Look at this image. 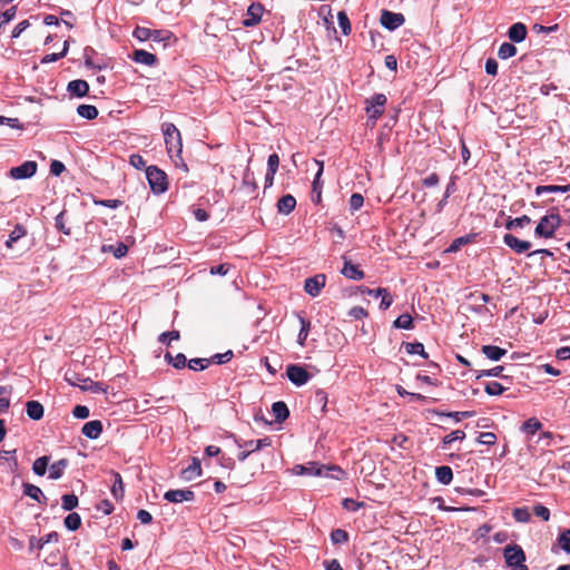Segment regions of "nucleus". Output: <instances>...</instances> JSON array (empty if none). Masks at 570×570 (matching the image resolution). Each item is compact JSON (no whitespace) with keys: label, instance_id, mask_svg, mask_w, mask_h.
I'll use <instances>...</instances> for the list:
<instances>
[{"label":"nucleus","instance_id":"obj_61","mask_svg":"<svg viewBox=\"0 0 570 570\" xmlns=\"http://www.w3.org/2000/svg\"><path fill=\"white\" fill-rule=\"evenodd\" d=\"M533 513L543 521H548L550 519V510L542 504L534 505Z\"/></svg>","mask_w":570,"mask_h":570},{"label":"nucleus","instance_id":"obj_38","mask_svg":"<svg viewBox=\"0 0 570 570\" xmlns=\"http://www.w3.org/2000/svg\"><path fill=\"white\" fill-rule=\"evenodd\" d=\"M517 55V48L510 42H503L498 51V57L502 60L509 59Z\"/></svg>","mask_w":570,"mask_h":570},{"label":"nucleus","instance_id":"obj_24","mask_svg":"<svg viewBox=\"0 0 570 570\" xmlns=\"http://www.w3.org/2000/svg\"><path fill=\"white\" fill-rule=\"evenodd\" d=\"M27 415L35 421L42 419L43 416V406L38 401H28L26 403Z\"/></svg>","mask_w":570,"mask_h":570},{"label":"nucleus","instance_id":"obj_42","mask_svg":"<svg viewBox=\"0 0 570 570\" xmlns=\"http://www.w3.org/2000/svg\"><path fill=\"white\" fill-rule=\"evenodd\" d=\"M61 503L65 511H72L78 507L79 500L75 494H63L61 497Z\"/></svg>","mask_w":570,"mask_h":570},{"label":"nucleus","instance_id":"obj_15","mask_svg":"<svg viewBox=\"0 0 570 570\" xmlns=\"http://www.w3.org/2000/svg\"><path fill=\"white\" fill-rule=\"evenodd\" d=\"M81 432L88 439L96 440L102 433V424L99 420L89 421L85 423Z\"/></svg>","mask_w":570,"mask_h":570},{"label":"nucleus","instance_id":"obj_7","mask_svg":"<svg viewBox=\"0 0 570 570\" xmlns=\"http://www.w3.org/2000/svg\"><path fill=\"white\" fill-rule=\"evenodd\" d=\"M386 100V96L383 94H375L366 100L365 109L370 119L376 120L383 115Z\"/></svg>","mask_w":570,"mask_h":570},{"label":"nucleus","instance_id":"obj_18","mask_svg":"<svg viewBox=\"0 0 570 570\" xmlns=\"http://www.w3.org/2000/svg\"><path fill=\"white\" fill-rule=\"evenodd\" d=\"M59 540V535L57 532H50L45 537L37 539L36 537H31L29 540V549L32 551L35 549L41 550L45 544L49 542H57Z\"/></svg>","mask_w":570,"mask_h":570},{"label":"nucleus","instance_id":"obj_27","mask_svg":"<svg viewBox=\"0 0 570 570\" xmlns=\"http://www.w3.org/2000/svg\"><path fill=\"white\" fill-rule=\"evenodd\" d=\"M272 412L274 414V417H275L276 422H283L289 415L288 407L285 404V402H283V401L274 402L273 405H272Z\"/></svg>","mask_w":570,"mask_h":570},{"label":"nucleus","instance_id":"obj_56","mask_svg":"<svg viewBox=\"0 0 570 570\" xmlns=\"http://www.w3.org/2000/svg\"><path fill=\"white\" fill-rule=\"evenodd\" d=\"M364 204V197L358 194V193H354L352 194L351 198H350V209L351 212H356Z\"/></svg>","mask_w":570,"mask_h":570},{"label":"nucleus","instance_id":"obj_39","mask_svg":"<svg viewBox=\"0 0 570 570\" xmlns=\"http://www.w3.org/2000/svg\"><path fill=\"white\" fill-rule=\"evenodd\" d=\"M404 348L409 354H417L424 358L429 357V354L425 352L424 345L422 343H419V342L405 343Z\"/></svg>","mask_w":570,"mask_h":570},{"label":"nucleus","instance_id":"obj_16","mask_svg":"<svg viewBox=\"0 0 570 570\" xmlns=\"http://www.w3.org/2000/svg\"><path fill=\"white\" fill-rule=\"evenodd\" d=\"M296 206V199L293 195H284L277 202V212L282 215H289Z\"/></svg>","mask_w":570,"mask_h":570},{"label":"nucleus","instance_id":"obj_2","mask_svg":"<svg viewBox=\"0 0 570 570\" xmlns=\"http://www.w3.org/2000/svg\"><path fill=\"white\" fill-rule=\"evenodd\" d=\"M333 471L331 475L334 479H340L344 474L343 470L338 466H325L316 463H308L307 465L297 464L293 468V472L297 475H328L327 472Z\"/></svg>","mask_w":570,"mask_h":570},{"label":"nucleus","instance_id":"obj_23","mask_svg":"<svg viewBox=\"0 0 570 570\" xmlns=\"http://www.w3.org/2000/svg\"><path fill=\"white\" fill-rule=\"evenodd\" d=\"M132 59L137 63L146 65V66H154L157 61V58L155 55H153L146 50H142V49L135 50L132 53Z\"/></svg>","mask_w":570,"mask_h":570},{"label":"nucleus","instance_id":"obj_52","mask_svg":"<svg viewBox=\"0 0 570 570\" xmlns=\"http://www.w3.org/2000/svg\"><path fill=\"white\" fill-rule=\"evenodd\" d=\"M331 540L335 544L345 543L348 540V534L343 529H335L331 533Z\"/></svg>","mask_w":570,"mask_h":570},{"label":"nucleus","instance_id":"obj_3","mask_svg":"<svg viewBox=\"0 0 570 570\" xmlns=\"http://www.w3.org/2000/svg\"><path fill=\"white\" fill-rule=\"evenodd\" d=\"M146 177L154 194H163L168 189L167 175L157 166L146 168Z\"/></svg>","mask_w":570,"mask_h":570},{"label":"nucleus","instance_id":"obj_47","mask_svg":"<svg viewBox=\"0 0 570 570\" xmlns=\"http://www.w3.org/2000/svg\"><path fill=\"white\" fill-rule=\"evenodd\" d=\"M505 390L507 387H504L501 383L495 381L488 382L484 386V391L489 395H501Z\"/></svg>","mask_w":570,"mask_h":570},{"label":"nucleus","instance_id":"obj_51","mask_svg":"<svg viewBox=\"0 0 570 570\" xmlns=\"http://www.w3.org/2000/svg\"><path fill=\"white\" fill-rule=\"evenodd\" d=\"M315 165L318 167L315 178L313 180V193L321 190L322 191V181L321 176L323 174L324 164L321 160L314 159Z\"/></svg>","mask_w":570,"mask_h":570},{"label":"nucleus","instance_id":"obj_57","mask_svg":"<svg viewBox=\"0 0 570 570\" xmlns=\"http://www.w3.org/2000/svg\"><path fill=\"white\" fill-rule=\"evenodd\" d=\"M180 335L178 331L164 332L159 335L158 341L163 344H170L171 341L179 340Z\"/></svg>","mask_w":570,"mask_h":570},{"label":"nucleus","instance_id":"obj_64","mask_svg":"<svg viewBox=\"0 0 570 570\" xmlns=\"http://www.w3.org/2000/svg\"><path fill=\"white\" fill-rule=\"evenodd\" d=\"M348 315L355 320H362L367 316V312L361 306H354L350 309Z\"/></svg>","mask_w":570,"mask_h":570},{"label":"nucleus","instance_id":"obj_44","mask_svg":"<svg viewBox=\"0 0 570 570\" xmlns=\"http://www.w3.org/2000/svg\"><path fill=\"white\" fill-rule=\"evenodd\" d=\"M337 21L343 35L348 36L352 29L350 19L345 11H340L337 13Z\"/></svg>","mask_w":570,"mask_h":570},{"label":"nucleus","instance_id":"obj_41","mask_svg":"<svg viewBox=\"0 0 570 570\" xmlns=\"http://www.w3.org/2000/svg\"><path fill=\"white\" fill-rule=\"evenodd\" d=\"M503 370H504L503 366H495L491 370H482L476 373L475 377L481 379L483 376H494V377H501V379L505 380V379H508V376L502 373Z\"/></svg>","mask_w":570,"mask_h":570},{"label":"nucleus","instance_id":"obj_58","mask_svg":"<svg viewBox=\"0 0 570 570\" xmlns=\"http://www.w3.org/2000/svg\"><path fill=\"white\" fill-rule=\"evenodd\" d=\"M16 7H11L10 9L0 12V28L9 23L16 17Z\"/></svg>","mask_w":570,"mask_h":570},{"label":"nucleus","instance_id":"obj_62","mask_svg":"<svg viewBox=\"0 0 570 570\" xmlns=\"http://www.w3.org/2000/svg\"><path fill=\"white\" fill-rule=\"evenodd\" d=\"M72 414L77 419H87L90 415V411L86 405H76Z\"/></svg>","mask_w":570,"mask_h":570},{"label":"nucleus","instance_id":"obj_25","mask_svg":"<svg viewBox=\"0 0 570 570\" xmlns=\"http://www.w3.org/2000/svg\"><path fill=\"white\" fill-rule=\"evenodd\" d=\"M482 353L491 361H500L507 354V350L495 345H483Z\"/></svg>","mask_w":570,"mask_h":570},{"label":"nucleus","instance_id":"obj_8","mask_svg":"<svg viewBox=\"0 0 570 570\" xmlns=\"http://www.w3.org/2000/svg\"><path fill=\"white\" fill-rule=\"evenodd\" d=\"M288 380L296 386H302L308 382L311 374L301 365L291 364L286 368Z\"/></svg>","mask_w":570,"mask_h":570},{"label":"nucleus","instance_id":"obj_11","mask_svg":"<svg viewBox=\"0 0 570 570\" xmlns=\"http://www.w3.org/2000/svg\"><path fill=\"white\" fill-rule=\"evenodd\" d=\"M326 277L324 274H317L313 277L305 279L304 289L312 297L320 295L322 288L325 286Z\"/></svg>","mask_w":570,"mask_h":570},{"label":"nucleus","instance_id":"obj_31","mask_svg":"<svg viewBox=\"0 0 570 570\" xmlns=\"http://www.w3.org/2000/svg\"><path fill=\"white\" fill-rule=\"evenodd\" d=\"M570 191V185L559 186V185H540L535 188V194L538 196L550 193H568Z\"/></svg>","mask_w":570,"mask_h":570},{"label":"nucleus","instance_id":"obj_28","mask_svg":"<svg viewBox=\"0 0 570 570\" xmlns=\"http://www.w3.org/2000/svg\"><path fill=\"white\" fill-rule=\"evenodd\" d=\"M27 235V229L23 225L17 224L13 230L9 234V238L6 242V247L11 249L13 244Z\"/></svg>","mask_w":570,"mask_h":570},{"label":"nucleus","instance_id":"obj_1","mask_svg":"<svg viewBox=\"0 0 570 570\" xmlns=\"http://www.w3.org/2000/svg\"><path fill=\"white\" fill-rule=\"evenodd\" d=\"M161 130L165 137V144L169 157L175 163L176 167H181L185 171H187V165L184 163L181 157L183 142L180 131L171 122H164L161 125Z\"/></svg>","mask_w":570,"mask_h":570},{"label":"nucleus","instance_id":"obj_60","mask_svg":"<svg viewBox=\"0 0 570 570\" xmlns=\"http://www.w3.org/2000/svg\"><path fill=\"white\" fill-rule=\"evenodd\" d=\"M497 441V436L492 432H482L478 438V442L484 445H493Z\"/></svg>","mask_w":570,"mask_h":570},{"label":"nucleus","instance_id":"obj_22","mask_svg":"<svg viewBox=\"0 0 570 570\" xmlns=\"http://www.w3.org/2000/svg\"><path fill=\"white\" fill-rule=\"evenodd\" d=\"M69 461L67 459H60L56 462H53L49 466V475L48 478L51 480H58L62 476L66 468L68 466Z\"/></svg>","mask_w":570,"mask_h":570},{"label":"nucleus","instance_id":"obj_36","mask_svg":"<svg viewBox=\"0 0 570 570\" xmlns=\"http://www.w3.org/2000/svg\"><path fill=\"white\" fill-rule=\"evenodd\" d=\"M114 484L111 487V493L116 500L122 499L125 490H124V482L121 479V475L118 472L114 473Z\"/></svg>","mask_w":570,"mask_h":570},{"label":"nucleus","instance_id":"obj_32","mask_svg":"<svg viewBox=\"0 0 570 570\" xmlns=\"http://www.w3.org/2000/svg\"><path fill=\"white\" fill-rule=\"evenodd\" d=\"M77 114L87 120H92L98 116V109L92 105H79Z\"/></svg>","mask_w":570,"mask_h":570},{"label":"nucleus","instance_id":"obj_55","mask_svg":"<svg viewBox=\"0 0 570 570\" xmlns=\"http://www.w3.org/2000/svg\"><path fill=\"white\" fill-rule=\"evenodd\" d=\"M233 357V352L232 351H227L225 353H217L215 355H213L209 360H210V363H215V364H225L227 362H229Z\"/></svg>","mask_w":570,"mask_h":570},{"label":"nucleus","instance_id":"obj_26","mask_svg":"<svg viewBox=\"0 0 570 570\" xmlns=\"http://www.w3.org/2000/svg\"><path fill=\"white\" fill-rule=\"evenodd\" d=\"M23 494L33 499L35 501L41 503L42 501H46V497L43 495L41 489L35 484L31 483H23Z\"/></svg>","mask_w":570,"mask_h":570},{"label":"nucleus","instance_id":"obj_9","mask_svg":"<svg viewBox=\"0 0 570 570\" xmlns=\"http://www.w3.org/2000/svg\"><path fill=\"white\" fill-rule=\"evenodd\" d=\"M38 165L36 161L27 160L23 164L12 167L9 176L13 179H27L37 173Z\"/></svg>","mask_w":570,"mask_h":570},{"label":"nucleus","instance_id":"obj_10","mask_svg":"<svg viewBox=\"0 0 570 570\" xmlns=\"http://www.w3.org/2000/svg\"><path fill=\"white\" fill-rule=\"evenodd\" d=\"M380 21L385 29L393 31L404 24L405 18L402 13L383 10Z\"/></svg>","mask_w":570,"mask_h":570},{"label":"nucleus","instance_id":"obj_45","mask_svg":"<svg viewBox=\"0 0 570 570\" xmlns=\"http://www.w3.org/2000/svg\"><path fill=\"white\" fill-rule=\"evenodd\" d=\"M465 439V433L461 430H456L445 435L442 440L443 448L449 446L454 441H463Z\"/></svg>","mask_w":570,"mask_h":570},{"label":"nucleus","instance_id":"obj_54","mask_svg":"<svg viewBox=\"0 0 570 570\" xmlns=\"http://www.w3.org/2000/svg\"><path fill=\"white\" fill-rule=\"evenodd\" d=\"M439 416H448L454 419L455 422H460L463 417H470L472 415L471 412H439L433 411Z\"/></svg>","mask_w":570,"mask_h":570},{"label":"nucleus","instance_id":"obj_33","mask_svg":"<svg viewBox=\"0 0 570 570\" xmlns=\"http://www.w3.org/2000/svg\"><path fill=\"white\" fill-rule=\"evenodd\" d=\"M542 428V423L535 419V417H531L529 420H527L522 426H521V431L527 433V434H530V435H533L535 434L539 430H541Z\"/></svg>","mask_w":570,"mask_h":570},{"label":"nucleus","instance_id":"obj_53","mask_svg":"<svg viewBox=\"0 0 570 570\" xmlns=\"http://www.w3.org/2000/svg\"><path fill=\"white\" fill-rule=\"evenodd\" d=\"M472 240V236L465 235L461 236L452 242L448 252L454 253L458 252L463 245L469 244Z\"/></svg>","mask_w":570,"mask_h":570},{"label":"nucleus","instance_id":"obj_17","mask_svg":"<svg viewBox=\"0 0 570 570\" xmlns=\"http://www.w3.org/2000/svg\"><path fill=\"white\" fill-rule=\"evenodd\" d=\"M67 90L71 96L85 97L89 91V85L86 80L77 79L68 83Z\"/></svg>","mask_w":570,"mask_h":570},{"label":"nucleus","instance_id":"obj_29","mask_svg":"<svg viewBox=\"0 0 570 570\" xmlns=\"http://www.w3.org/2000/svg\"><path fill=\"white\" fill-rule=\"evenodd\" d=\"M435 478L441 484H450L453 479L452 469L448 465L438 466L435 469Z\"/></svg>","mask_w":570,"mask_h":570},{"label":"nucleus","instance_id":"obj_46","mask_svg":"<svg viewBox=\"0 0 570 570\" xmlns=\"http://www.w3.org/2000/svg\"><path fill=\"white\" fill-rule=\"evenodd\" d=\"M454 191H455V181H454V177H452L451 181L446 186L445 194H444L443 198L436 205L438 213H441L443 210V207L445 206L448 198Z\"/></svg>","mask_w":570,"mask_h":570},{"label":"nucleus","instance_id":"obj_48","mask_svg":"<svg viewBox=\"0 0 570 570\" xmlns=\"http://www.w3.org/2000/svg\"><path fill=\"white\" fill-rule=\"evenodd\" d=\"M515 521L527 523L531 520V513L528 508H515L512 512Z\"/></svg>","mask_w":570,"mask_h":570},{"label":"nucleus","instance_id":"obj_30","mask_svg":"<svg viewBox=\"0 0 570 570\" xmlns=\"http://www.w3.org/2000/svg\"><path fill=\"white\" fill-rule=\"evenodd\" d=\"M298 321H299V324H301V328H299V332H298V335H297V343L301 345V346H304L305 345V342L307 340V336H308V333L311 331V322L298 315Z\"/></svg>","mask_w":570,"mask_h":570},{"label":"nucleus","instance_id":"obj_63","mask_svg":"<svg viewBox=\"0 0 570 570\" xmlns=\"http://www.w3.org/2000/svg\"><path fill=\"white\" fill-rule=\"evenodd\" d=\"M129 163L132 167L137 169H142L144 167H146V161L139 154H132L129 157Z\"/></svg>","mask_w":570,"mask_h":570},{"label":"nucleus","instance_id":"obj_40","mask_svg":"<svg viewBox=\"0 0 570 570\" xmlns=\"http://www.w3.org/2000/svg\"><path fill=\"white\" fill-rule=\"evenodd\" d=\"M394 327L402 330L413 328V318L410 314L400 315L393 323Z\"/></svg>","mask_w":570,"mask_h":570},{"label":"nucleus","instance_id":"obj_5","mask_svg":"<svg viewBox=\"0 0 570 570\" xmlns=\"http://www.w3.org/2000/svg\"><path fill=\"white\" fill-rule=\"evenodd\" d=\"M236 444L239 449H243V451H240L237 454V459L240 462H244L249 456V454L257 452L264 448L271 446L272 440L266 436L258 440L236 441Z\"/></svg>","mask_w":570,"mask_h":570},{"label":"nucleus","instance_id":"obj_20","mask_svg":"<svg viewBox=\"0 0 570 570\" xmlns=\"http://www.w3.org/2000/svg\"><path fill=\"white\" fill-rule=\"evenodd\" d=\"M508 36L511 41L521 42L527 37V27L521 22L513 23L509 28Z\"/></svg>","mask_w":570,"mask_h":570},{"label":"nucleus","instance_id":"obj_59","mask_svg":"<svg viewBox=\"0 0 570 570\" xmlns=\"http://www.w3.org/2000/svg\"><path fill=\"white\" fill-rule=\"evenodd\" d=\"M55 226L58 230L63 233L65 235H70V229L66 227L65 224V212L59 213L55 218Z\"/></svg>","mask_w":570,"mask_h":570},{"label":"nucleus","instance_id":"obj_13","mask_svg":"<svg viewBox=\"0 0 570 570\" xmlns=\"http://www.w3.org/2000/svg\"><path fill=\"white\" fill-rule=\"evenodd\" d=\"M264 12V7L259 2H253L246 13V18L243 21L245 27H254L259 23Z\"/></svg>","mask_w":570,"mask_h":570},{"label":"nucleus","instance_id":"obj_4","mask_svg":"<svg viewBox=\"0 0 570 570\" xmlns=\"http://www.w3.org/2000/svg\"><path fill=\"white\" fill-rule=\"evenodd\" d=\"M561 218L558 214L544 215L534 229L538 237L551 238L560 227Z\"/></svg>","mask_w":570,"mask_h":570},{"label":"nucleus","instance_id":"obj_6","mask_svg":"<svg viewBox=\"0 0 570 570\" xmlns=\"http://www.w3.org/2000/svg\"><path fill=\"white\" fill-rule=\"evenodd\" d=\"M503 557L509 568L525 563V553L519 544H508L503 549Z\"/></svg>","mask_w":570,"mask_h":570},{"label":"nucleus","instance_id":"obj_21","mask_svg":"<svg viewBox=\"0 0 570 570\" xmlns=\"http://www.w3.org/2000/svg\"><path fill=\"white\" fill-rule=\"evenodd\" d=\"M202 474L200 461L197 458H193L191 463L181 471V478L186 481H190Z\"/></svg>","mask_w":570,"mask_h":570},{"label":"nucleus","instance_id":"obj_35","mask_svg":"<svg viewBox=\"0 0 570 570\" xmlns=\"http://www.w3.org/2000/svg\"><path fill=\"white\" fill-rule=\"evenodd\" d=\"M531 223V218L527 215L517 218H509L505 223L507 229L523 228Z\"/></svg>","mask_w":570,"mask_h":570},{"label":"nucleus","instance_id":"obj_12","mask_svg":"<svg viewBox=\"0 0 570 570\" xmlns=\"http://www.w3.org/2000/svg\"><path fill=\"white\" fill-rule=\"evenodd\" d=\"M164 499L170 503H181L193 501L195 493L189 489L168 490L165 492Z\"/></svg>","mask_w":570,"mask_h":570},{"label":"nucleus","instance_id":"obj_34","mask_svg":"<svg viewBox=\"0 0 570 570\" xmlns=\"http://www.w3.org/2000/svg\"><path fill=\"white\" fill-rule=\"evenodd\" d=\"M49 461L50 458L47 455L38 458L32 464V471L39 476L45 475L49 465Z\"/></svg>","mask_w":570,"mask_h":570},{"label":"nucleus","instance_id":"obj_50","mask_svg":"<svg viewBox=\"0 0 570 570\" xmlns=\"http://www.w3.org/2000/svg\"><path fill=\"white\" fill-rule=\"evenodd\" d=\"M210 364L209 358H191L188 361V367L193 371H203Z\"/></svg>","mask_w":570,"mask_h":570},{"label":"nucleus","instance_id":"obj_19","mask_svg":"<svg viewBox=\"0 0 570 570\" xmlns=\"http://www.w3.org/2000/svg\"><path fill=\"white\" fill-rule=\"evenodd\" d=\"M342 274L353 281H361L364 278V272L358 268L357 265H354L352 262L346 261L344 263V266L342 268Z\"/></svg>","mask_w":570,"mask_h":570},{"label":"nucleus","instance_id":"obj_43","mask_svg":"<svg viewBox=\"0 0 570 570\" xmlns=\"http://www.w3.org/2000/svg\"><path fill=\"white\" fill-rule=\"evenodd\" d=\"M155 33H159L158 30H151L144 27H137L134 30V37L137 38L139 41H146L150 39Z\"/></svg>","mask_w":570,"mask_h":570},{"label":"nucleus","instance_id":"obj_14","mask_svg":"<svg viewBox=\"0 0 570 570\" xmlns=\"http://www.w3.org/2000/svg\"><path fill=\"white\" fill-rule=\"evenodd\" d=\"M503 243L517 254H523L532 246L530 242L521 240L512 234H505L503 236Z\"/></svg>","mask_w":570,"mask_h":570},{"label":"nucleus","instance_id":"obj_37","mask_svg":"<svg viewBox=\"0 0 570 570\" xmlns=\"http://www.w3.org/2000/svg\"><path fill=\"white\" fill-rule=\"evenodd\" d=\"M65 527L70 531H76L81 525V518L78 513L71 512L65 518Z\"/></svg>","mask_w":570,"mask_h":570},{"label":"nucleus","instance_id":"obj_49","mask_svg":"<svg viewBox=\"0 0 570 570\" xmlns=\"http://www.w3.org/2000/svg\"><path fill=\"white\" fill-rule=\"evenodd\" d=\"M559 547L570 554V529L562 531L558 537Z\"/></svg>","mask_w":570,"mask_h":570}]
</instances>
